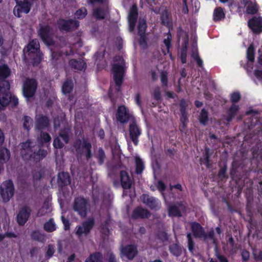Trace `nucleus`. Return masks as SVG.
I'll list each match as a JSON object with an SVG mask.
<instances>
[{"instance_id":"9","label":"nucleus","mask_w":262,"mask_h":262,"mask_svg":"<svg viewBox=\"0 0 262 262\" xmlns=\"http://www.w3.org/2000/svg\"><path fill=\"white\" fill-rule=\"evenodd\" d=\"M116 119L121 123H126L129 120H133L135 118L130 112L128 107L124 105H119L116 113Z\"/></svg>"},{"instance_id":"11","label":"nucleus","mask_w":262,"mask_h":262,"mask_svg":"<svg viewBox=\"0 0 262 262\" xmlns=\"http://www.w3.org/2000/svg\"><path fill=\"white\" fill-rule=\"evenodd\" d=\"M129 137L134 144L137 146L139 144V138L142 134V129L138 125L135 119L132 120L128 127Z\"/></svg>"},{"instance_id":"37","label":"nucleus","mask_w":262,"mask_h":262,"mask_svg":"<svg viewBox=\"0 0 262 262\" xmlns=\"http://www.w3.org/2000/svg\"><path fill=\"white\" fill-rule=\"evenodd\" d=\"M73 82L71 79H67L62 84V92L64 94L71 93L73 89Z\"/></svg>"},{"instance_id":"48","label":"nucleus","mask_w":262,"mask_h":262,"mask_svg":"<svg viewBox=\"0 0 262 262\" xmlns=\"http://www.w3.org/2000/svg\"><path fill=\"white\" fill-rule=\"evenodd\" d=\"M110 223V220L106 219L102 224L101 227V232L104 236H108L110 234V229L108 228Z\"/></svg>"},{"instance_id":"10","label":"nucleus","mask_w":262,"mask_h":262,"mask_svg":"<svg viewBox=\"0 0 262 262\" xmlns=\"http://www.w3.org/2000/svg\"><path fill=\"white\" fill-rule=\"evenodd\" d=\"M14 192V184L11 180L4 182L1 187L0 195L4 202H7L13 196Z\"/></svg>"},{"instance_id":"47","label":"nucleus","mask_w":262,"mask_h":262,"mask_svg":"<svg viewBox=\"0 0 262 262\" xmlns=\"http://www.w3.org/2000/svg\"><path fill=\"white\" fill-rule=\"evenodd\" d=\"M69 130L67 128H64L60 130L59 134V137H60L66 144L69 143L70 140Z\"/></svg>"},{"instance_id":"16","label":"nucleus","mask_w":262,"mask_h":262,"mask_svg":"<svg viewBox=\"0 0 262 262\" xmlns=\"http://www.w3.org/2000/svg\"><path fill=\"white\" fill-rule=\"evenodd\" d=\"M248 26L254 34H259V30L262 28V17L253 16L248 20Z\"/></svg>"},{"instance_id":"53","label":"nucleus","mask_w":262,"mask_h":262,"mask_svg":"<svg viewBox=\"0 0 262 262\" xmlns=\"http://www.w3.org/2000/svg\"><path fill=\"white\" fill-rule=\"evenodd\" d=\"M227 169V166L226 164H225L224 166L221 167L218 172V177L223 180V179H226L228 178L227 175L226 174Z\"/></svg>"},{"instance_id":"60","label":"nucleus","mask_w":262,"mask_h":262,"mask_svg":"<svg viewBox=\"0 0 262 262\" xmlns=\"http://www.w3.org/2000/svg\"><path fill=\"white\" fill-rule=\"evenodd\" d=\"M53 146L56 149H61L64 146V144L61 141L59 137H56L53 141Z\"/></svg>"},{"instance_id":"55","label":"nucleus","mask_w":262,"mask_h":262,"mask_svg":"<svg viewBox=\"0 0 262 262\" xmlns=\"http://www.w3.org/2000/svg\"><path fill=\"white\" fill-rule=\"evenodd\" d=\"M31 237L33 241L39 242L42 239V235L39 231L34 230L31 233Z\"/></svg>"},{"instance_id":"38","label":"nucleus","mask_w":262,"mask_h":262,"mask_svg":"<svg viewBox=\"0 0 262 262\" xmlns=\"http://www.w3.org/2000/svg\"><path fill=\"white\" fill-rule=\"evenodd\" d=\"M43 229L47 232H52L56 230V227L53 218L50 219L44 224Z\"/></svg>"},{"instance_id":"3","label":"nucleus","mask_w":262,"mask_h":262,"mask_svg":"<svg viewBox=\"0 0 262 262\" xmlns=\"http://www.w3.org/2000/svg\"><path fill=\"white\" fill-rule=\"evenodd\" d=\"M89 201L83 196H79L74 199L73 209L81 217L86 216L89 210Z\"/></svg>"},{"instance_id":"8","label":"nucleus","mask_w":262,"mask_h":262,"mask_svg":"<svg viewBox=\"0 0 262 262\" xmlns=\"http://www.w3.org/2000/svg\"><path fill=\"white\" fill-rule=\"evenodd\" d=\"M16 6L13 9L14 15L18 18L22 14H28L31 9V3L28 0H15Z\"/></svg>"},{"instance_id":"63","label":"nucleus","mask_w":262,"mask_h":262,"mask_svg":"<svg viewBox=\"0 0 262 262\" xmlns=\"http://www.w3.org/2000/svg\"><path fill=\"white\" fill-rule=\"evenodd\" d=\"M152 96L156 100L158 101H161V95L159 87L157 86L155 89L152 94Z\"/></svg>"},{"instance_id":"42","label":"nucleus","mask_w":262,"mask_h":262,"mask_svg":"<svg viewBox=\"0 0 262 262\" xmlns=\"http://www.w3.org/2000/svg\"><path fill=\"white\" fill-rule=\"evenodd\" d=\"M95 157L98 160L99 165H102L106 159V155L105 152L102 147H99L98 149L97 152Z\"/></svg>"},{"instance_id":"7","label":"nucleus","mask_w":262,"mask_h":262,"mask_svg":"<svg viewBox=\"0 0 262 262\" xmlns=\"http://www.w3.org/2000/svg\"><path fill=\"white\" fill-rule=\"evenodd\" d=\"M38 35L46 45L50 46L54 44L52 33V28L48 25L40 26L38 30Z\"/></svg>"},{"instance_id":"51","label":"nucleus","mask_w":262,"mask_h":262,"mask_svg":"<svg viewBox=\"0 0 262 262\" xmlns=\"http://www.w3.org/2000/svg\"><path fill=\"white\" fill-rule=\"evenodd\" d=\"M87 14V10L85 8L82 7L78 9L75 13V17L78 19H82Z\"/></svg>"},{"instance_id":"54","label":"nucleus","mask_w":262,"mask_h":262,"mask_svg":"<svg viewBox=\"0 0 262 262\" xmlns=\"http://www.w3.org/2000/svg\"><path fill=\"white\" fill-rule=\"evenodd\" d=\"M140 36L139 39V45L144 49H146L147 47V38L145 34L144 35H138Z\"/></svg>"},{"instance_id":"58","label":"nucleus","mask_w":262,"mask_h":262,"mask_svg":"<svg viewBox=\"0 0 262 262\" xmlns=\"http://www.w3.org/2000/svg\"><path fill=\"white\" fill-rule=\"evenodd\" d=\"M51 138L49 134L46 132H41L40 141L42 143H46L50 141Z\"/></svg>"},{"instance_id":"49","label":"nucleus","mask_w":262,"mask_h":262,"mask_svg":"<svg viewBox=\"0 0 262 262\" xmlns=\"http://www.w3.org/2000/svg\"><path fill=\"white\" fill-rule=\"evenodd\" d=\"M10 84L8 80H0V95L10 90Z\"/></svg>"},{"instance_id":"26","label":"nucleus","mask_w":262,"mask_h":262,"mask_svg":"<svg viewBox=\"0 0 262 262\" xmlns=\"http://www.w3.org/2000/svg\"><path fill=\"white\" fill-rule=\"evenodd\" d=\"M191 229L193 236L196 238H202L204 235V229L201 225L197 222L191 224Z\"/></svg>"},{"instance_id":"40","label":"nucleus","mask_w":262,"mask_h":262,"mask_svg":"<svg viewBox=\"0 0 262 262\" xmlns=\"http://www.w3.org/2000/svg\"><path fill=\"white\" fill-rule=\"evenodd\" d=\"M208 112L205 108L202 109L199 117V121L203 125H206L208 121Z\"/></svg>"},{"instance_id":"34","label":"nucleus","mask_w":262,"mask_h":262,"mask_svg":"<svg viewBox=\"0 0 262 262\" xmlns=\"http://www.w3.org/2000/svg\"><path fill=\"white\" fill-rule=\"evenodd\" d=\"M11 74V70L7 64L0 66V80H6Z\"/></svg>"},{"instance_id":"25","label":"nucleus","mask_w":262,"mask_h":262,"mask_svg":"<svg viewBox=\"0 0 262 262\" xmlns=\"http://www.w3.org/2000/svg\"><path fill=\"white\" fill-rule=\"evenodd\" d=\"M70 67L74 70L78 71L85 70L86 68V63L83 60L72 59L69 62Z\"/></svg>"},{"instance_id":"29","label":"nucleus","mask_w":262,"mask_h":262,"mask_svg":"<svg viewBox=\"0 0 262 262\" xmlns=\"http://www.w3.org/2000/svg\"><path fill=\"white\" fill-rule=\"evenodd\" d=\"M10 150L5 148H0V165H3L6 163L10 158Z\"/></svg>"},{"instance_id":"52","label":"nucleus","mask_w":262,"mask_h":262,"mask_svg":"<svg viewBox=\"0 0 262 262\" xmlns=\"http://www.w3.org/2000/svg\"><path fill=\"white\" fill-rule=\"evenodd\" d=\"M112 69L114 74H122L124 75V70L122 65L118 63H115L113 66Z\"/></svg>"},{"instance_id":"57","label":"nucleus","mask_w":262,"mask_h":262,"mask_svg":"<svg viewBox=\"0 0 262 262\" xmlns=\"http://www.w3.org/2000/svg\"><path fill=\"white\" fill-rule=\"evenodd\" d=\"M179 106H180V113H187V108L188 107V104L185 99L182 98L180 100Z\"/></svg>"},{"instance_id":"43","label":"nucleus","mask_w":262,"mask_h":262,"mask_svg":"<svg viewBox=\"0 0 262 262\" xmlns=\"http://www.w3.org/2000/svg\"><path fill=\"white\" fill-rule=\"evenodd\" d=\"M93 15L97 19H104L105 18L106 12L101 8H97L94 10Z\"/></svg>"},{"instance_id":"5","label":"nucleus","mask_w":262,"mask_h":262,"mask_svg":"<svg viewBox=\"0 0 262 262\" xmlns=\"http://www.w3.org/2000/svg\"><path fill=\"white\" fill-rule=\"evenodd\" d=\"M94 226V219L92 217H89L86 221L82 222L81 225L76 226L75 231V234L79 239L83 235L86 236L91 233Z\"/></svg>"},{"instance_id":"20","label":"nucleus","mask_w":262,"mask_h":262,"mask_svg":"<svg viewBox=\"0 0 262 262\" xmlns=\"http://www.w3.org/2000/svg\"><path fill=\"white\" fill-rule=\"evenodd\" d=\"M57 183L60 188L68 186L71 184V178L67 172H59L57 176Z\"/></svg>"},{"instance_id":"50","label":"nucleus","mask_w":262,"mask_h":262,"mask_svg":"<svg viewBox=\"0 0 262 262\" xmlns=\"http://www.w3.org/2000/svg\"><path fill=\"white\" fill-rule=\"evenodd\" d=\"M187 238L188 242V250L190 253H193L194 250L195 243L190 233L187 234Z\"/></svg>"},{"instance_id":"39","label":"nucleus","mask_w":262,"mask_h":262,"mask_svg":"<svg viewBox=\"0 0 262 262\" xmlns=\"http://www.w3.org/2000/svg\"><path fill=\"white\" fill-rule=\"evenodd\" d=\"M172 39V37L171 33H170V31H169L167 34V38H165L163 40V43L166 47L167 53L168 54H169L170 56H172V54L170 52V49L172 47V43H171Z\"/></svg>"},{"instance_id":"61","label":"nucleus","mask_w":262,"mask_h":262,"mask_svg":"<svg viewBox=\"0 0 262 262\" xmlns=\"http://www.w3.org/2000/svg\"><path fill=\"white\" fill-rule=\"evenodd\" d=\"M160 79L163 86H167L168 84L167 73L165 71H162L161 73Z\"/></svg>"},{"instance_id":"14","label":"nucleus","mask_w":262,"mask_h":262,"mask_svg":"<svg viewBox=\"0 0 262 262\" xmlns=\"http://www.w3.org/2000/svg\"><path fill=\"white\" fill-rule=\"evenodd\" d=\"M122 256L126 257L128 260H133L138 254L137 246L134 244H129L121 248Z\"/></svg>"},{"instance_id":"62","label":"nucleus","mask_w":262,"mask_h":262,"mask_svg":"<svg viewBox=\"0 0 262 262\" xmlns=\"http://www.w3.org/2000/svg\"><path fill=\"white\" fill-rule=\"evenodd\" d=\"M157 237L159 239L165 242L168 241V236L167 233L164 231H159L157 234Z\"/></svg>"},{"instance_id":"4","label":"nucleus","mask_w":262,"mask_h":262,"mask_svg":"<svg viewBox=\"0 0 262 262\" xmlns=\"http://www.w3.org/2000/svg\"><path fill=\"white\" fill-rule=\"evenodd\" d=\"M56 25L60 32H70L77 29L79 22L71 18L66 19L60 18L57 20Z\"/></svg>"},{"instance_id":"32","label":"nucleus","mask_w":262,"mask_h":262,"mask_svg":"<svg viewBox=\"0 0 262 262\" xmlns=\"http://www.w3.org/2000/svg\"><path fill=\"white\" fill-rule=\"evenodd\" d=\"M85 262H103L102 254L100 252H95L90 255Z\"/></svg>"},{"instance_id":"28","label":"nucleus","mask_w":262,"mask_h":262,"mask_svg":"<svg viewBox=\"0 0 262 262\" xmlns=\"http://www.w3.org/2000/svg\"><path fill=\"white\" fill-rule=\"evenodd\" d=\"M239 107L238 105L232 104L227 111V116L226 118V121L229 123L235 117L239 111Z\"/></svg>"},{"instance_id":"18","label":"nucleus","mask_w":262,"mask_h":262,"mask_svg":"<svg viewBox=\"0 0 262 262\" xmlns=\"http://www.w3.org/2000/svg\"><path fill=\"white\" fill-rule=\"evenodd\" d=\"M150 213L147 209L143 208L142 207L138 206L133 211L132 218L135 220L138 219H148L150 216Z\"/></svg>"},{"instance_id":"1","label":"nucleus","mask_w":262,"mask_h":262,"mask_svg":"<svg viewBox=\"0 0 262 262\" xmlns=\"http://www.w3.org/2000/svg\"><path fill=\"white\" fill-rule=\"evenodd\" d=\"M20 155L23 160L35 163L39 162L47 155V151L29 139L19 144Z\"/></svg>"},{"instance_id":"15","label":"nucleus","mask_w":262,"mask_h":262,"mask_svg":"<svg viewBox=\"0 0 262 262\" xmlns=\"http://www.w3.org/2000/svg\"><path fill=\"white\" fill-rule=\"evenodd\" d=\"M32 210L30 207L24 206L21 207L17 215L16 219L18 224L19 226H24L28 221Z\"/></svg>"},{"instance_id":"27","label":"nucleus","mask_w":262,"mask_h":262,"mask_svg":"<svg viewBox=\"0 0 262 262\" xmlns=\"http://www.w3.org/2000/svg\"><path fill=\"white\" fill-rule=\"evenodd\" d=\"M246 6V12L248 14L254 15L257 14L258 11V6L255 3L251 0H243Z\"/></svg>"},{"instance_id":"22","label":"nucleus","mask_w":262,"mask_h":262,"mask_svg":"<svg viewBox=\"0 0 262 262\" xmlns=\"http://www.w3.org/2000/svg\"><path fill=\"white\" fill-rule=\"evenodd\" d=\"M38 51H40V45L38 40L37 39H33L31 40L24 50V51L27 54L28 53L36 52Z\"/></svg>"},{"instance_id":"21","label":"nucleus","mask_w":262,"mask_h":262,"mask_svg":"<svg viewBox=\"0 0 262 262\" xmlns=\"http://www.w3.org/2000/svg\"><path fill=\"white\" fill-rule=\"evenodd\" d=\"M178 206L175 204H170L168 207V215L169 217H181L182 214L179 209V207L183 206L182 202L177 203Z\"/></svg>"},{"instance_id":"31","label":"nucleus","mask_w":262,"mask_h":262,"mask_svg":"<svg viewBox=\"0 0 262 262\" xmlns=\"http://www.w3.org/2000/svg\"><path fill=\"white\" fill-rule=\"evenodd\" d=\"M213 20L214 21H219L225 18L224 9L221 7L216 8L213 11Z\"/></svg>"},{"instance_id":"35","label":"nucleus","mask_w":262,"mask_h":262,"mask_svg":"<svg viewBox=\"0 0 262 262\" xmlns=\"http://www.w3.org/2000/svg\"><path fill=\"white\" fill-rule=\"evenodd\" d=\"M180 113V124L179 125V129L181 132H183L186 129L188 122V114L187 112Z\"/></svg>"},{"instance_id":"13","label":"nucleus","mask_w":262,"mask_h":262,"mask_svg":"<svg viewBox=\"0 0 262 262\" xmlns=\"http://www.w3.org/2000/svg\"><path fill=\"white\" fill-rule=\"evenodd\" d=\"M140 198L142 203L151 210H157L161 207L160 201L154 196L144 193Z\"/></svg>"},{"instance_id":"30","label":"nucleus","mask_w":262,"mask_h":262,"mask_svg":"<svg viewBox=\"0 0 262 262\" xmlns=\"http://www.w3.org/2000/svg\"><path fill=\"white\" fill-rule=\"evenodd\" d=\"M9 91L4 93V97L7 98V100L9 101L8 105L10 104L13 108L15 107L18 104V99L15 95L11 94Z\"/></svg>"},{"instance_id":"45","label":"nucleus","mask_w":262,"mask_h":262,"mask_svg":"<svg viewBox=\"0 0 262 262\" xmlns=\"http://www.w3.org/2000/svg\"><path fill=\"white\" fill-rule=\"evenodd\" d=\"M204 241H206L208 239L211 240L214 245L217 244V239L214 236V231L213 228H211L208 233H206L204 231V235L203 237Z\"/></svg>"},{"instance_id":"6","label":"nucleus","mask_w":262,"mask_h":262,"mask_svg":"<svg viewBox=\"0 0 262 262\" xmlns=\"http://www.w3.org/2000/svg\"><path fill=\"white\" fill-rule=\"evenodd\" d=\"M38 82L34 78H27L23 83V94L27 100L32 98L37 90Z\"/></svg>"},{"instance_id":"46","label":"nucleus","mask_w":262,"mask_h":262,"mask_svg":"<svg viewBox=\"0 0 262 262\" xmlns=\"http://www.w3.org/2000/svg\"><path fill=\"white\" fill-rule=\"evenodd\" d=\"M23 120L24 121L23 122V127L25 129L27 130V131H29L31 129V126H32L33 124V120L32 119L28 116H25L23 118Z\"/></svg>"},{"instance_id":"19","label":"nucleus","mask_w":262,"mask_h":262,"mask_svg":"<svg viewBox=\"0 0 262 262\" xmlns=\"http://www.w3.org/2000/svg\"><path fill=\"white\" fill-rule=\"evenodd\" d=\"M120 182L124 189H129L132 185V181L128 173L125 170H121L120 173Z\"/></svg>"},{"instance_id":"41","label":"nucleus","mask_w":262,"mask_h":262,"mask_svg":"<svg viewBox=\"0 0 262 262\" xmlns=\"http://www.w3.org/2000/svg\"><path fill=\"white\" fill-rule=\"evenodd\" d=\"M147 28V24L146 20L144 18H140L138 25V35H144L145 34V32Z\"/></svg>"},{"instance_id":"36","label":"nucleus","mask_w":262,"mask_h":262,"mask_svg":"<svg viewBox=\"0 0 262 262\" xmlns=\"http://www.w3.org/2000/svg\"><path fill=\"white\" fill-rule=\"evenodd\" d=\"M145 169V166L142 160L137 157L135 158V173L137 174H141L142 173Z\"/></svg>"},{"instance_id":"23","label":"nucleus","mask_w":262,"mask_h":262,"mask_svg":"<svg viewBox=\"0 0 262 262\" xmlns=\"http://www.w3.org/2000/svg\"><path fill=\"white\" fill-rule=\"evenodd\" d=\"M30 62L33 67L38 66L43 59V54L41 51L27 54Z\"/></svg>"},{"instance_id":"17","label":"nucleus","mask_w":262,"mask_h":262,"mask_svg":"<svg viewBox=\"0 0 262 262\" xmlns=\"http://www.w3.org/2000/svg\"><path fill=\"white\" fill-rule=\"evenodd\" d=\"M138 17V10L137 6L136 5H134L130 8L128 16L129 29L130 32H133L135 30Z\"/></svg>"},{"instance_id":"2","label":"nucleus","mask_w":262,"mask_h":262,"mask_svg":"<svg viewBox=\"0 0 262 262\" xmlns=\"http://www.w3.org/2000/svg\"><path fill=\"white\" fill-rule=\"evenodd\" d=\"M72 146L77 156H82L84 155L87 160L92 158V145L88 139L84 137H83L82 139L77 138L74 141Z\"/></svg>"},{"instance_id":"56","label":"nucleus","mask_w":262,"mask_h":262,"mask_svg":"<svg viewBox=\"0 0 262 262\" xmlns=\"http://www.w3.org/2000/svg\"><path fill=\"white\" fill-rule=\"evenodd\" d=\"M241 99V95L238 92H233L231 95L230 101L232 104L238 102Z\"/></svg>"},{"instance_id":"24","label":"nucleus","mask_w":262,"mask_h":262,"mask_svg":"<svg viewBox=\"0 0 262 262\" xmlns=\"http://www.w3.org/2000/svg\"><path fill=\"white\" fill-rule=\"evenodd\" d=\"M254 48L253 45H250L247 50V58L248 61L250 62L247 64L245 68L247 71H251L253 69V62L254 61Z\"/></svg>"},{"instance_id":"64","label":"nucleus","mask_w":262,"mask_h":262,"mask_svg":"<svg viewBox=\"0 0 262 262\" xmlns=\"http://www.w3.org/2000/svg\"><path fill=\"white\" fill-rule=\"evenodd\" d=\"M61 220L63 225V229L64 230H69L70 229L71 223L68 219H66L63 215L61 216Z\"/></svg>"},{"instance_id":"59","label":"nucleus","mask_w":262,"mask_h":262,"mask_svg":"<svg viewBox=\"0 0 262 262\" xmlns=\"http://www.w3.org/2000/svg\"><path fill=\"white\" fill-rule=\"evenodd\" d=\"M2 96L0 97V112L5 109L8 105L9 101L6 97H4V94H2Z\"/></svg>"},{"instance_id":"12","label":"nucleus","mask_w":262,"mask_h":262,"mask_svg":"<svg viewBox=\"0 0 262 262\" xmlns=\"http://www.w3.org/2000/svg\"><path fill=\"white\" fill-rule=\"evenodd\" d=\"M50 125L49 117L42 114H39L35 117V129L41 132L47 129Z\"/></svg>"},{"instance_id":"44","label":"nucleus","mask_w":262,"mask_h":262,"mask_svg":"<svg viewBox=\"0 0 262 262\" xmlns=\"http://www.w3.org/2000/svg\"><path fill=\"white\" fill-rule=\"evenodd\" d=\"M124 75L120 74H114V80L117 86L116 91L119 92L121 90V86L123 83Z\"/></svg>"},{"instance_id":"33","label":"nucleus","mask_w":262,"mask_h":262,"mask_svg":"<svg viewBox=\"0 0 262 262\" xmlns=\"http://www.w3.org/2000/svg\"><path fill=\"white\" fill-rule=\"evenodd\" d=\"M169 250L173 255L179 257L182 254V247L179 243H174L169 246Z\"/></svg>"}]
</instances>
